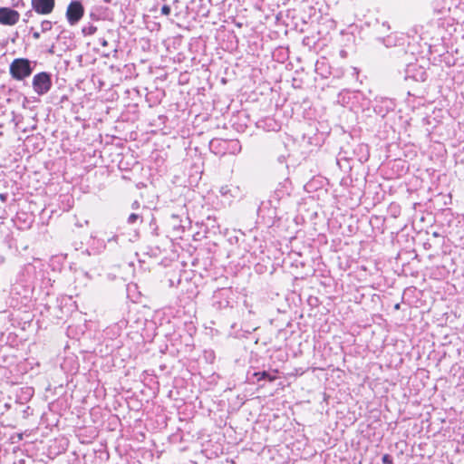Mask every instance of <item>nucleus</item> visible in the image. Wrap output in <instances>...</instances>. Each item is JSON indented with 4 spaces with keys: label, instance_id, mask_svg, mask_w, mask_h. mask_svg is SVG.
<instances>
[{
    "label": "nucleus",
    "instance_id": "1",
    "mask_svg": "<svg viewBox=\"0 0 464 464\" xmlns=\"http://www.w3.org/2000/svg\"><path fill=\"white\" fill-rule=\"evenodd\" d=\"M32 72L30 62L27 59H15L10 65V73L16 80H23Z\"/></svg>",
    "mask_w": 464,
    "mask_h": 464
},
{
    "label": "nucleus",
    "instance_id": "2",
    "mask_svg": "<svg viewBox=\"0 0 464 464\" xmlns=\"http://www.w3.org/2000/svg\"><path fill=\"white\" fill-rule=\"evenodd\" d=\"M33 87L36 93L44 94L47 92L51 87V80L47 73L40 72L33 78Z\"/></svg>",
    "mask_w": 464,
    "mask_h": 464
},
{
    "label": "nucleus",
    "instance_id": "3",
    "mask_svg": "<svg viewBox=\"0 0 464 464\" xmlns=\"http://www.w3.org/2000/svg\"><path fill=\"white\" fill-rule=\"evenodd\" d=\"M83 15V6L78 1L72 2L66 11V16L71 24H76Z\"/></svg>",
    "mask_w": 464,
    "mask_h": 464
},
{
    "label": "nucleus",
    "instance_id": "4",
    "mask_svg": "<svg viewBox=\"0 0 464 464\" xmlns=\"http://www.w3.org/2000/svg\"><path fill=\"white\" fill-rule=\"evenodd\" d=\"M20 14L17 11L9 7L0 8V24L5 25H14L19 20Z\"/></svg>",
    "mask_w": 464,
    "mask_h": 464
},
{
    "label": "nucleus",
    "instance_id": "5",
    "mask_svg": "<svg viewBox=\"0 0 464 464\" xmlns=\"http://www.w3.org/2000/svg\"><path fill=\"white\" fill-rule=\"evenodd\" d=\"M54 0H32L33 9L39 14H49L54 8Z\"/></svg>",
    "mask_w": 464,
    "mask_h": 464
},
{
    "label": "nucleus",
    "instance_id": "6",
    "mask_svg": "<svg viewBox=\"0 0 464 464\" xmlns=\"http://www.w3.org/2000/svg\"><path fill=\"white\" fill-rule=\"evenodd\" d=\"M254 375L257 378L258 381L267 378L270 382H273L276 379V376L269 375L266 372H256Z\"/></svg>",
    "mask_w": 464,
    "mask_h": 464
},
{
    "label": "nucleus",
    "instance_id": "7",
    "mask_svg": "<svg viewBox=\"0 0 464 464\" xmlns=\"http://www.w3.org/2000/svg\"><path fill=\"white\" fill-rule=\"evenodd\" d=\"M161 13H162V14H164V15H169V13H170V8H169V6H168V5H163V6L161 7Z\"/></svg>",
    "mask_w": 464,
    "mask_h": 464
},
{
    "label": "nucleus",
    "instance_id": "8",
    "mask_svg": "<svg viewBox=\"0 0 464 464\" xmlns=\"http://www.w3.org/2000/svg\"><path fill=\"white\" fill-rule=\"evenodd\" d=\"M137 218H138V216L136 214H131L129 217V220H130V222H134L137 219Z\"/></svg>",
    "mask_w": 464,
    "mask_h": 464
},
{
    "label": "nucleus",
    "instance_id": "9",
    "mask_svg": "<svg viewBox=\"0 0 464 464\" xmlns=\"http://www.w3.org/2000/svg\"><path fill=\"white\" fill-rule=\"evenodd\" d=\"M382 461H383L384 463H389V464L391 463V460H390V458H389V456H388V455H384V456H383V458H382Z\"/></svg>",
    "mask_w": 464,
    "mask_h": 464
},
{
    "label": "nucleus",
    "instance_id": "10",
    "mask_svg": "<svg viewBox=\"0 0 464 464\" xmlns=\"http://www.w3.org/2000/svg\"><path fill=\"white\" fill-rule=\"evenodd\" d=\"M39 36H40L39 33L36 32L34 34V38L38 39Z\"/></svg>",
    "mask_w": 464,
    "mask_h": 464
},
{
    "label": "nucleus",
    "instance_id": "11",
    "mask_svg": "<svg viewBox=\"0 0 464 464\" xmlns=\"http://www.w3.org/2000/svg\"><path fill=\"white\" fill-rule=\"evenodd\" d=\"M0 198H1V200H5V198H4L3 195H0Z\"/></svg>",
    "mask_w": 464,
    "mask_h": 464
}]
</instances>
